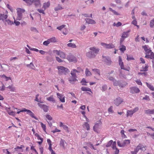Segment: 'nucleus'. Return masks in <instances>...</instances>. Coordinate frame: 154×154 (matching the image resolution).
<instances>
[{"label":"nucleus","mask_w":154,"mask_h":154,"mask_svg":"<svg viewBox=\"0 0 154 154\" xmlns=\"http://www.w3.org/2000/svg\"><path fill=\"white\" fill-rule=\"evenodd\" d=\"M50 5V3L49 2L44 3L43 4V8L45 10L46 8H48Z\"/></svg>","instance_id":"nucleus-24"},{"label":"nucleus","mask_w":154,"mask_h":154,"mask_svg":"<svg viewBox=\"0 0 154 154\" xmlns=\"http://www.w3.org/2000/svg\"><path fill=\"white\" fill-rule=\"evenodd\" d=\"M77 72L76 70L75 69H73L71 72V74L72 76L76 77V73Z\"/></svg>","instance_id":"nucleus-35"},{"label":"nucleus","mask_w":154,"mask_h":154,"mask_svg":"<svg viewBox=\"0 0 154 154\" xmlns=\"http://www.w3.org/2000/svg\"><path fill=\"white\" fill-rule=\"evenodd\" d=\"M150 26L151 27H152L154 25V18L152 20H151L150 23Z\"/></svg>","instance_id":"nucleus-51"},{"label":"nucleus","mask_w":154,"mask_h":154,"mask_svg":"<svg viewBox=\"0 0 154 154\" xmlns=\"http://www.w3.org/2000/svg\"><path fill=\"white\" fill-rule=\"evenodd\" d=\"M143 100H147L149 101L150 100V98L149 96L146 95L145 97H143Z\"/></svg>","instance_id":"nucleus-62"},{"label":"nucleus","mask_w":154,"mask_h":154,"mask_svg":"<svg viewBox=\"0 0 154 154\" xmlns=\"http://www.w3.org/2000/svg\"><path fill=\"white\" fill-rule=\"evenodd\" d=\"M102 124V122L101 120L97 121L95 124L94 125L93 127L94 131L97 133L98 132V130L100 128V126Z\"/></svg>","instance_id":"nucleus-5"},{"label":"nucleus","mask_w":154,"mask_h":154,"mask_svg":"<svg viewBox=\"0 0 154 154\" xmlns=\"http://www.w3.org/2000/svg\"><path fill=\"white\" fill-rule=\"evenodd\" d=\"M145 113L147 114H153L154 113V109L150 110L148 109L145 110Z\"/></svg>","instance_id":"nucleus-29"},{"label":"nucleus","mask_w":154,"mask_h":154,"mask_svg":"<svg viewBox=\"0 0 154 154\" xmlns=\"http://www.w3.org/2000/svg\"><path fill=\"white\" fill-rule=\"evenodd\" d=\"M119 49L120 51L123 52L126 50V47L124 45H122L121 46V48H120Z\"/></svg>","instance_id":"nucleus-48"},{"label":"nucleus","mask_w":154,"mask_h":154,"mask_svg":"<svg viewBox=\"0 0 154 154\" xmlns=\"http://www.w3.org/2000/svg\"><path fill=\"white\" fill-rule=\"evenodd\" d=\"M149 65L148 64H146L144 66H143L142 67V69L140 70L141 71H146L148 70L149 68Z\"/></svg>","instance_id":"nucleus-27"},{"label":"nucleus","mask_w":154,"mask_h":154,"mask_svg":"<svg viewBox=\"0 0 154 154\" xmlns=\"http://www.w3.org/2000/svg\"><path fill=\"white\" fill-rule=\"evenodd\" d=\"M112 148L113 149H115L117 148L116 147V141L113 142L112 144Z\"/></svg>","instance_id":"nucleus-49"},{"label":"nucleus","mask_w":154,"mask_h":154,"mask_svg":"<svg viewBox=\"0 0 154 154\" xmlns=\"http://www.w3.org/2000/svg\"><path fill=\"white\" fill-rule=\"evenodd\" d=\"M133 114L134 113L132 110H128L127 111V117L129 116H132Z\"/></svg>","instance_id":"nucleus-32"},{"label":"nucleus","mask_w":154,"mask_h":154,"mask_svg":"<svg viewBox=\"0 0 154 154\" xmlns=\"http://www.w3.org/2000/svg\"><path fill=\"white\" fill-rule=\"evenodd\" d=\"M64 142H65V141L63 140L62 139H61L60 142V145L61 146H62L64 148H65Z\"/></svg>","instance_id":"nucleus-45"},{"label":"nucleus","mask_w":154,"mask_h":154,"mask_svg":"<svg viewBox=\"0 0 154 154\" xmlns=\"http://www.w3.org/2000/svg\"><path fill=\"white\" fill-rule=\"evenodd\" d=\"M76 77L72 76L71 78H69V81L71 83H72L73 82L76 81L77 80L76 79Z\"/></svg>","instance_id":"nucleus-33"},{"label":"nucleus","mask_w":154,"mask_h":154,"mask_svg":"<svg viewBox=\"0 0 154 154\" xmlns=\"http://www.w3.org/2000/svg\"><path fill=\"white\" fill-rule=\"evenodd\" d=\"M92 71L93 72L95 75V78L97 79L98 76L100 77V70L97 69H92Z\"/></svg>","instance_id":"nucleus-11"},{"label":"nucleus","mask_w":154,"mask_h":154,"mask_svg":"<svg viewBox=\"0 0 154 154\" xmlns=\"http://www.w3.org/2000/svg\"><path fill=\"white\" fill-rule=\"evenodd\" d=\"M85 74L86 76H89L92 75L91 72L89 70L88 68L86 69Z\"/></svg>","instance_id":"nucleus-36"},{"label":"nucleus","mask_w":154,"mask_h":154,"mask_svg":"<svg viewBox=\"0 0 154 154\" xmlns=\"http://www.w3.org/2000/svg\"><path fill=\"white\" fill-rule=\"evenodd\" d=\"M117 143L119 146L123 147L129 144L130 143V140H125L122 142H121L119 141H118Z\"/></svg>","instance_id":"nucleus-3"},{"label":"nucleus","mask_w":154,"mask_h":154,"mask_svg":"<svg viewBox=\"0 0 154 154\" xmlns=\"http://www.w3.org/2000/svg\"><path fill=\"white\" fill-rule=\"evenodd\" d=\"M90 49L91 51L93 52V53L95 54L96 55L98 53L99 51V48H96L94 47L90 48Z\"/></svg>","instance_id":"nucleus-20"},{"label":"nucleus","mask_w":154,"mask_h":154,"mask_svg":"<svg viewBox=\"0 0 154 154\" xmlns=\"http://www.w3.org/2000/svg\"><path fill=\"white\" fill-rule=\"evenodd\" d=\"M7 88H8L10 89V90L11 91L14 92L15 91V87H14L13 85L9 86Z\"/></svg>","instance_id":"nucleus-40"},{"label":"nucleus","mask_w":154,"mask_h":154,"mask_svg":"<svg viewBox=\"0 0 154 154\" xmlns=\"http://www.w3.org/2000/svg\"><path fill=\"white\" fill-rule=\"evenodd\" d=\"M76 71H77V72L79 73L81 72H83V70L80 67H79L77 68V70H76Z\"/></svg>","instance_id":"nucleus-56"},{"label":"nucleus","mask_w":154,"mask_h":154,"mask_svg":"<svg viewBox=\"0 0 154 154\" xmlns=\"http://www.w3.org/2000/svg\"><path fill=\"white\" fill-rule=\"evenodd\" d=\"M119 65L120 66L121 69H123L128 71H129L130 69V67L129 66H127L126 67L124 66L122 57L120 56L119 57Z\"/></svg>","instance_id":"nucleus-4"},{"label":"nucleus","mask_w":154,"mask_h":154,"mask_svg":"<svg viewBox=\"0 0 154 154\" xmlns=\"http://www.w3.org/2000/svg\"><path fill=\"white\" fill-rule=\"evenodd\" d=\"M47 100L50 101L54 103L55 102V100L54 98L53 95H51L50 97H47Z\"/></svg>","instance_id":"nucleus-28"},{"label":"nucleus","mask_w":154,"mask_h":154,"mask_svg":"<svg viewBox=\"0 0 154 154\" xmlns=\"http://www.w3.org/2000/svg\"><path fill=\"white\" fill-rule=\"evenodd\" d=\"M53 52L55 53L57 55L60 56V57L64 59L66 57L65 54L61 51L54 50Z\"/></svg>","instance_id":"nucleus-9"},{"label":"nucleus","mask_w":154,"mask_h":154,"mask_svg":"<svg viewBox=\"0 0 154 154\" xmlns=\"http://www.w3.org/2000/svg\"><path fill=\"white\" fill-rule=\"evenodd\" d=\"M45 117L49 120L51 121L52 119V118L49 115H46Z\"/></svg>","instance_id":"nucleus-55"},{"label":"nucleus","mask_w":154,"mask_h":154,"mask_svg":"<svg viewBox=\"0 0 154 154\" xmlns=\"http://www.w3.org/2000/svg\"><path fill=\"white\" fill-rule=\"evenodd\" d=\"M112 143H113V141L112 140H110L106 144V147H110L111 146Z\"/></svg>","instance_id":"nucleus-46"},{"label":"nucleus","mask_w":154,"mask_h":154,"mask_svg":"<svg viewBox=\"0 0 154 154\" xmlns=\"http://www.w3.org/2000/svg\"><path fill=\"white\" fill-rule=\"evenodd\" d=\"M8 17L7 14H1L0 15V20H2L3 21L6 20Z\"/></svg>","instance_id":"nucleus-23"},{"label":"nucleus","mask_w":154,"mask_h":154,"mask_svg":"<svg viewBox=\"0 0 154 154\" xmlns=\"http://www.w3.org/2000/svg\"><path fill=\"white\" fill-rule=\"evenodd\" d=\"M40 125H41V126L43 129V131L45 132H46V126L43 123H42V122H40Z\"/></svg>","instance_id":"nucleus-42"},{"label":"nucleus","mask_w":154,"mask_h":154,"mask_svg":"<svg viewBox=\"0 0 154 154\" xmlns=\"http://www.w3.org/2000/svg\"><path fill=\"white\" fill-rule=\"evenodd\" d=\"M48 39L50 43L51 42H56V39L55 37H52Z\"/></svg>","instance_id":"nucleus-47"},{"label":"nucleus","mask_w":154,"mask_h":154,"mask_svg":"<svg viewBox=\"0 0 154 154\" xmlns=\"http://www.w3.org/2000/svg\"><path fill=\"white\" fill-rule=\"evenodd\" d=\"M45 10H42L41 9H38L37 10L38 11L41 13H42L43 14H45V12L44 11Z\"/></svg>","instance_id":"nucleus-60"},{"label":"nucleus","mask_w":154,"mask_h":154,"mask_svg":"<svg viewBox=\"0 0 154 154\" xmlns=\"http://www.w3.org/2000/svg\"><path fill=\"white\" fill-rule=\"evenodd\" d=\"M81 90L83 91H89L92 93L91 90L90 88L85 87H82Z\"/></svg>","instance_id":"nucleus-30"},{"label":"nucleus","mask_w":154,"mask_h":154,"mask_svg":"<svg viewBox=\"0 0 154 154\" xmlns=\"http://www.w3.org/2000/svg\"><path fill=\"white\" fill-rule=\"evenodd\" d=\"M137 147L138 148V151L140 149L141 152H144L146 149V146L142 145L141 144H139Z\"/></svg>","instance_id":"nucleus-17"},{"label":"nucleus","mask_w":154,"mask_h":154,"mask_svg":"<svg viewBox=\"0 0 154 154\" xmlns=\"http://www.w3.org/2000/svg\"><path fill=\"white\" fill-rule=\"evenodd\" d=\"M130 30H128L126 32H124L122 34V38H125L128 37V33L130 32Z\"/></svg>","instance_id":"nucleus-25"},{"label":"nucleus","mask_w":154,"mask_h":154,"mask_svg":"<svg viewBox=\"0 0 154 154\" xmlns=\"http://www.w3.org/2000/svg\"><path fill=\"white\" fill-rule=\"evenodd\" d=\"M25 112H26L28 114L32 117L35 119L36 120H38V119L36 118L34 114L30 110L27 109H25Z\"/></svg>","instance_id":"nucleus-16"},{"label":"nucleus","mask_w":154,"mask_h":154,"mask_svg":"<svg viewBox=\"0 0 154 154\" xmlns=\"http://www.w3.org/2000/svg\"><path fill=\"white\" fill-rule=\"evenodd\" d=\"M130 92L132 94H135L140 92V90L137 87H133L130 88Z\"/></svg>","instance_id":"nucleus-10"},{"label":"nucleus","mask_w":154,"mask_h":154,"mask_svg":"<svg viewBox=\"0 0 154 154\" xmlns=\"http://www.w3.org/2000/svg\"><path fill=\"white\" fill-rule=\"evenodd\" d=\"M47 142L49 145L48 149L49 150H52V144L51 142L50 139H48L47 140Z\"/></svg>","instance_id":"nucleus-34"},{"label":"nucleus","mask_w":154,"mask_h":154,"mask_svg":"<svg viewBox=\"0 0 154 154\" xmlns=\"http://www.w3.org/2000/svg\"><path fill=\"white\" fill-rule=\"evenodd\" d=\"M113 107L112 106H111L108 109V112L109 113H112L113 111L112 110Z\"/></svg>","instance_id":"nucleus-58"},{"label":"nucleus","mask_w":154,"mask_h":154,"mask_svg":"<svg viewBox=\"0 0 154 154\" xmlns=\"http://www.w3.org/2000/svg\"><path fill=\"white\" fill-rule=\"evenodd\" d=\"M143 48L144 50L146 52V54H149L150 52H152L151 50L150 49L149 47L147 45H145L143 47Z\"/></svg>","instance_id":"nucleus-19"},{"label":"nucleus","mask_w":154,"mask_h":154,"mask_svg":"<svg viewBox=\"0 0 154 154\" xmlns=\"http://www.w3.org/2000/svg\"><path fill=\"white\" fill-rule=\"evenodd\" d=\"M17 19L18 20H20L23 17V15L25 13V10L21 8H18L17 9Z\"/></svg>","instance_id":"nucleus-2"},{"label":"nucleus","mask_w":154,"mask_h":154,"mask_svg":"<svg viewBox=\"0 0 154 154\" xmlns=\"http://www.w3.org/2000/svg\"><path fill=\"white\" fill-rule=\"evenodd\" d=\"M85 2L86 4L90 5L94 3V0H86Z\"/></svg>","instance_id":"nucleus-38"},{"label":"nucleus","mask_w":154,"mask_h":154,"mask_svg":"<svg viewBox=\"0 0 154 154\" xmlns=\"http://www.w3.org/2000/svg\"><path fill=\"white\" fill-rule=\"evenodd\" d=\"M57 68L58 70V73L59 75H66L70 72L68 69L62 66H58Z\"/></svg>","instance_id":"nucleus-1"},{"label":"nucleus","mask_w":154,"mask_h":154,"mask_svg":"<svg viewBox=\"0 0 154 154\" xmlns=\"http://www.w3.org/2000/svg\"><path fill=\"white\" fill-rule=\"evenodd\" d=\"M86 22L89 24H95L96 23L95 21L92 19L87 18L85 19Z\"/></svg>","instance_id":"nucleus-21"},{"label":"nucleus","mask_w":154,"mask_h":154,"mask_svg":"<svg viewBox=\"0 0 154 154\" xmlns=\"http://www.w3.org/2000/svg\"><path fill=\"white\" fill-rule=\"evenodd\" d=\"M139 110V108L138 107H136L134 108V109L132 110L134 113L138 111Z\"/></svg>","instance_id":"nucleus-64"},{"label":"nucleus","mask_w":154,"mask_h":154,"mask_svg":"<svg viewBox=\"0 0 154 154\" xmlns=\"http://www.w3.org/2000/svg\"><path fill=\"white\" fill-rule=\"evenodd\" d=\"M145 57L152 59V66L154 68V54L153 52H151L149 54H146L145 56Z\"/></svg>","instance_id":"nucleus-7"},{"label":"nucleus","mask_w":154,"mask_h":154,"mask_svg":"<svg viewBox=\"0 0 154 154\" xmlns=\"http://www.w3.org/2000/svg\"><path fill=\"white\" fill-rule=\"evenodd\" d=\"M5 109L7 111L9 115L13 116H15V112H14L11 111V110L10 107H5Z\"/></svg>","instance_id":"nucleus-15"},{"label":"nucleus","mask_w":154,"mask_h":154,"mask_svg":"<svg viewBox=\"0 0 154 154\" xmlns=\"http://www.w3.org/2000/svg\"><path fill=\"white\" fill-rule=\"evenodd\" d=\"M83 126V127H85L87 130H90V126L89 124L87 122H84Z\"/></svg>","instance_id":"nucleus-31"},{"label":"nucleus","mask_w":154,"mask_h":154,"mask_svg":"<svg viewBox=\"0 0 154 154\" xmlns=\"http://www.w3.org/2000/svg\"><path fill=\"white\" fill-rule=\"evenodd\" d=\"M109 10L110 11H112L115 15H120V14L117 12L116 11H115L113 10L112 8H109Z\"/></svg>","instance_id":"nucleus-41"},{"label":"nucleus","mask_w":154,"mask_h":154,"mask_svg":"<svg viewBox=\"0 0 154 154\" xmlns=\"http://www.w3.org/2000/svg\"><path fill=\"white\" fill-rule=\"evenodd\" d=\"M6 21L7 22V23L8 24L12 25V24H13V22L12 21H11L9 20H6Z\"/></svg>","instance_id":"nucleus-63"},{"label":"nucleus","mask_w":154,"mask_h":154,"mask_svg":"<svg viewBox=\"0 0 154 154\" xmlns=\"http://www.w3.org/2000/svg\"><path fill=\"white\" fill-rule=\"evenodd\" d=\"M147 87L151 91H154V87L151 84H149L147 82H146Z\"/></svg>","instance_id":"nucleus-26"},{"label":"nucleus","mask_w":154,"mask_h":154,"mask_svg":"<svg viewBox=\"0 0 154 154\" xmlns=\"http://www.w3.org/2000/svg\"><path fill=\"white\" fill-rule=\"evenodd\" d=\"M101 45L104 48L106 49H111L114 48L115 46L112 43L107 44L105 43L102 42Z\"/></svg>","instance_id":"nucleus-6"},{"label":"nucleus","mask_w":154,"mask_h":154,"mask_svg":"<svg viewBox=\"0 0 154 154\" xmlns=\"http://www.w3.org/2000/svg\"><path fill=\"white\" fill-rule=\"evenodd\" d=\"M103 58H104V61L108 65H110L112 62L110 58L108 57H104L103 56Z\"/></svg>","instance_id":"nucleus-14"},{"label":"nucleus","mask_w":154,"mask_h":154,"mask_svg":"<svg viewBox=\"0 0 154 154\" xmlns=\"http://www.w3.org/2000/svg\"><path fill=\"white\" fill-rule=\"evenodd\" d=\"M65 26V25H63L57 27V29L60 30L61 29H62Z\"/></svg>","instance_id":"nucleus-57"},{"label":"nucleus","mask_w":154,"mask_h":154,"mask_svg":"<svg viewBox=\"0 0 154 154\" xmlns=\"http://www.w3.org/2000/svg\"><path fill=\"white\" fill-rule=\"evenodd\" d=\"M127 60H128L129 61L132 60H134V59L133 57L132 56L128 55H127Z\"/></svg>","instance_id":"nucleus-44"},{"label":"nucleus","mask_w":154,"mask_h":154,"mask_svg":"<svg viewBox=\"0 0 154 154\" xmlns=\"http://www.w3.org/2000/svg\"><path fill=\"white\" fill-rule=\"evenodd\" d=\"M42 109H43L44 111L45 112H47L48 110V106L45 105L44 106H43Z\"/></svg>","instance_id":"nucleus-52"},{"label":"nucleus","mask_w":154,"mask_h":154,"mask_svg":"<svg viewBox=\"0 0 154 154\" xmlns=\"http://www.w3.org/2000/svg\"><path fill=\"white\" fill-rule=\"evenodd\" d=\"M63 8L60 5L58 4L57 6L54 8V10L55 11H58L62 10Z\"/></svg>","instance_id":"nucleus-37"},{"label":"nucleus","mask_w":154,"mask_h":154,"mask_svg":"<svg viewBox=\"0 0 154 154\" xmlns=\"http://www.w3.org/2000/svg\"><path fill=\"white\" fill-rule=\"evenodd\" d=\"M86 55L87 57L89 58H94L96 56V54L93 53L92 51H89L86 54Z\"/></svg>","instance_id":"nucleus-18"},{"label":"nucleus","mask_w":154,"mask_h":154,"mask_svg":"<svg viewBox=\"0 0 154 154\" xmlns=\"http://www.w3.org/2000/svg\"><path fill=\"white\" fill-rule=\"evenodd\" d=\"M26 3L29 4V5H31L32 4V2H31V0H23Z\"/></svg>","instance_id":"nucleus-61"},{"label":"nucleus","mask_w":154,"mask_h":154,"mask_svg":"<svg viewBox=\"0 0 154 154\" xmlns=\"http://www.w3.org/2000/svg\"><path fill=\"white\" fill-rule=\"evenodd\" d=\"M136 82L137 83L138 85H142V83L141 82L140 80L139 79L137 80L136 81Z\"/></svg>","instance_id":"nucleus-59"},{"label":"nucleus","mask_w":154,"mask_h":154,"mask_svg":"<svg viewBox=\"0 0 154 154\" xmlns=\"http://www.w3.org/2000/svg\"><path fill=\"white\" fill-rule=\"evenodd\" d=\"M122 25V23L120 22H118L117 23H114L113 25L114 26H116L117 27H118L121 26Z\"/></svg>","instance_id":"nucleus-43"},{"label":"nucleus","mask_w":154,"mask_h":154,"mask_svg":"<svg viewBox=\"0 0 154 154\" xmlns=\"http://www.w3.org/2000/svg\"><path fill=\"white\" fill-rule=\"evenodd\" d=\"M67 59L69 62H76L77 61L75 57L72 55H69L67 58Z\"/></svg>","instance_id":"nucleus-13"},{"label":"nucleus","mask_w":154,"mask_h":154,"mask_svg":"<svg viewBox=\"0 0 154 154\" xmlns=\"http://www.w3.org/2000/svg\"><path fill=\"white\" fill-rule=\"evenodd\" d=\"M138 151V148H137L136 147V148L135 149L134 151L131 152V153L132 154H137V153Z\"/></svg>","instance_id":"nucleus-50"},{"label":"nucleus","mask_w":154,"mask_h":154,"mask_svg":"<svg viewBox=\"0 0 154 154\" xmlns=\"http://www.w3.org/2000/svg\"><path fill=\"white\" fill-rule=\"evenodd\" d=\"M57 95L58 98L60 99V101L62 103L65 102V96L63 94H60L59 93H57Z\"/></svg>","instance_id":"nucleus-12"},{"label":"nucleus","mask_w":154,"mask_h":154,"mask_svg":"<svg viewBox=\"0 0 154 154\" xmlns=\"http://www.w3.org/2000/svg\"><path fill=\"white\" fill-rule=\"evenodd\" d=\"M50 43V42L49 41L48 39L47 40L45 41L43 43V44L44 45L47 46Z\"/></svg>","instance_id":"nucleus-54"},{"label":"nucleus","mask_w":154,"mask_h":154,"mask_svg":"<svg viewBox=\"0 0 154 154\" xmlns=\"http://www.w3.org/2000/svg\"><path fill=\"white\" fill-rule=\"evenodd\" d=\"M31 2L34 3V4L36 7H38L41 5V3L40 0H31Z\"/></svg>","instance_id":"nucleus-22"},{"label":"nucleus","mask_w":154,"mask_h":154,"mask_svg":"<svg viewBox=\"0 0 154 154\" xmlns=\"http://www.w3.org/2000/svg\"><path fill=\"white\" fill-rule=\"evenodd\" d=\"M67 45L69 47L72 48H76V46L75 44L72 43H68Z\"/></svg>","instance_id":"nucleus-39"},{"label":"nucleus","mask_w":154,"mask_h":154,"mask_svg":"<svg viewBox=\"0 0 154 154\" xmlns=\"http://www.w3.org/2000/svg\"><path fill=\"white\" fill-rule=\"evenodd\" d=\"M123 101L122 99L120 97H118L114 100V103L116 106H118L123 102Z\"/></svg>","instance_id":"nucleus-8"},{"label":"nucleus","mask_w":154,"mask_h":154,"mask_svg":"<svg viewBox=\"0 0 154 154\" xmlns=\"http://www.w3.org/2000/svg\"><path fill=\"white\" fill-rule=\"evenodd\" d=\"M15 109H18V111L17 112V114H19L20 113V112H25V108H23V109L22 110H20L19 109H17V108H14Z\"/></svg>","instance_id":"nucleus-53"}]
</instances>
